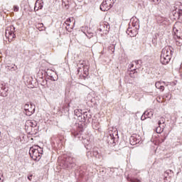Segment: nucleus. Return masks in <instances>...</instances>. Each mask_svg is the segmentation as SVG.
<instances>
[{
  "instance_id": "423d86ee",
  "label": "nucleus",
  "mask_w": 182,
  "mask_h": 182,
  "mask_svg": "<svg viewBox=\"0 0 182 182\" xmlns=\"http://www.w3.org/2000/svg\"><path fill=\"white\" fill-rule=\"evenodd\" d=\"M0 96H2L3 97H6V96H8V87L2 85H0Z\"/></svg>"
},
{
  "instance_id": "f257e3e1",
  "label": "nucleus",
  "mask_w": 182,
  "mask_h": 182,
  "mask_svg": "<svg viewBox=\"0 0 182 182\" xmlns=\"http://www.w3.org/2000/svg\"><path fill=\"white\" fill-rule=\"evenodd\" d=\"M29 154L33 160L35 161H39L42 154H43V149L39 146H38V149L31 148Z\"/></svg>"
},
{
  "instance_id": "aec40b11",
  "label": "nucleus",
  "mask_w": 182,
  "mask_h": 182,
  "mask_svg": "<svg viewBox=\"0 0 182 182\" xmlns=\"http://www.w3.org/2000/svg\"><path fill=\"white\" fill-rule=\"evenodd\" d=\"M75 116L80 117L82 116V109H75L74 111Z\"/></svg>"
},
{
  "instance_id": "b1692460",
  "label": "nucleus",
  "mask_w": 182,
  "mask_h": 182,
  "mask_svg": "<svg viewBox=\"0 0 182 182\" xmlns=\"http://www.w3.org/2000/svg\"><path fill=\"white\" fill-rule=\"evenodd\" d=\"M41 86H46V85H48V81L46 80L41 79Z\"/></svg>"
},
{
  "instance_id": "6ab92c4d",
  "label": "nucleus",
  "mask_w": 182,
  "mask_h": 182,
  "mask_svg": "<svg viewBox=\"0 0 182 182\" xmlns=\"http://www.w3.org/2000/svg\"><path fill=\"white\" fill-rule=\"evenodd\" d=\"M144 113L145 114L146 117H149V118L153 117V114H154L153 111H149H149H146Z\"/></svg>"
},
{
  "instance_id": "6e6552de",
  "label": "nucleus",
  "mask_w": 182,
  "mask_h": 182,
  "mask_svg": "<svg viewBox=\"0 0 182 182\" xmlns=\"http://www.w3.org/2000/svg\"><path fill=\"white\" fill-rule=\"evenodd\" d=\"M171 60V57L170 56H165L161 54V63H162V65H167L168 63V62H170V60Z\"/></svg>"
},
{
  "instance_id": "9b49d317",
  "label": "nucleus",
  "mask_w": 182,
  "mask_h": 182,
  "mask_svg": "<svg viewBox=\"0 0 182 182\" xmlns=\"http://www.w3.org/2000/svg\"><path fill=\"white\" fill-rule=\"evenodd\" d=\"M181 35L180 34H176V36H174V39L176 41V43L177 46H182V38Z\"/></svg>"
},
{
  "instance_id": "393cba45",
  "label": "nucleus",
  "mask_w": 182,
  "mask_h": 182,
  "mask_svg": "<svg viewBox=\"0 0 182 182\" xmlns=\"http://www.w3.org/2000/svg\"><path fill=\"white\" fill-rule=\"evenodd\" d=\"M155 86H156V89H160V87H161V82H156L155 83Z\"/></svg>"
},
{
  "instance_id": "cd10ccee",
  "label": "nucleus",
  "mask_w": 182,
  "mask_h": 182,
  "mask_svg": "<svg viewBox=\"0 0 182 182\" xmlns=\"http://www.w3.org/2000/svg\"><path fill=\"white\" fill-rule=\"evenodd\" d=\"M129 181H130V182H141L140 180H139V179H137V178H131V179L129 180Z\"/></svg>"
},
{
  "instance_id": "9d476101",
  "label": "nucleus",
  "mask_w": 182,
  "mask_h": 182,
  "mask_svg": "<svg viewBox=\"0 0 182 182\" xmlns=\"http://www.w3.org/2000/svg\"><path fill=\"white\" fill-rule=\"evenodd\" d=\"M38 126V123L35 120H27L26 122V127H36Z\"/></svg>"
},
{
  "instance_id": "473e14b6",
  "label": "nucleus",
  "mask_w": 182,
  "mask_h": 182,
  "mask_svg": "<svg viewBox=\"0 0 182 182\" xmlns=\"http://www.w3.org/2000/svg\"><path fill=\"white\" fill-rule=\"evenodd\" d=\"M159 89L161 92H164V85H161Z\"/></svg>"
},
{
  "instance_id": "a878e982",
  "label": "nucleus",
  "mask_w": 182,
  "mask_h": 182,
  "mask_svg": "<svg viewBox=\"0 0 182 182\" xmlns=\"http://www.w3.org/2000/svg\"><path fill=\"white\" fill-rule=\"evenodd\" d=\"M108 1V4L111 6H113V5L114 4V2H116V0H105Z\"/></svg>"
},
{
  "instance_id": "4c0bfd02",
  "label": "nucleus",
  "mask_w": 182,
  "mask_h": 182,
  "mask_svg": "<svg viewBox=\"0 0 182 182\" xmlns=\"http://www.w3.org/2000/svg\"><path fill=\"white\" fill-rule=\"evenodd\" d=\"M67 22H70V18H68Z\"/></svg>"
},
{
  "instance_id": "a211bd4d",
  "label": "nucleus",
  "mask_w": 182,
  "mask_h": 182,
  "mask_svg": "<svg viewBox=\"0 0 182 182\" xmlns=\"http://www.w3.org/2000/svg\"><path fill=\"white\" fill-rule=\"evenodd\" d=\"M156 133H158L159 134H160V133H163V132L164 130V125H162V126L159 125V127H156Z\"/></svg>"
},
{
  "instance_id": "39448f33",
  "label": "nucleus",
  "mask_w": 182,
  "mask_h": 182,
  "mask_svg": "<svg viewBox=\"0 0 182 182\" xmlns=\"http://www.w3.org/2000/svg\"><path fill=\"white\" fill-rule=\"evenodd\" d=\"M79 65L81 66V68H83V72L85 75H87L89 73V63H87L85 60L80 61ZM79 65H77V66H79Z\"/></svg>"
},
{
  "instance_id": "5701e85b",
  "label": "nucleus",
  "mask_w": 182,
  "mask_h": 182,
  "mask_svg": "<svg viewBox=\"0 0 182 182\" xmlns=\"http://www.w3.org/2000/svg\"><path fill=\"white\" fill-rule=\"evenodd\" d=\"M6 30H9L10 32H12L13 33H14V32H15V26H11Z\"/></svg>"
},
{
  "instance_id": "4468645a",
  "label": "nucleus",
  "mask_w": 182,
  "mask_h": 182,
  "mask_svg": "<svg viewBox=\"0 0 182 182\" xmlns=\"http://www.w3.org/2000/svg\"><path fill=\"white\" fill-rule=\"evenodd\" d=\"M92 154L94 156V157H95L96 159H102V154H100L99 152V151H97V149H94L93 151H92Z\"/></svg>"
},
{
  "instance_id": "dca6fc26",
  "label": "nucleus",
  "mask_w": 182,
  "mask_h": 182,
  "mask_svg": "<svg viewBox=\"0 0 182 182\" xmlns=\"http://www.w3.org/2000/svg\"><path fill=\"white\" fill-rule=\"evenodd\" d=\"M132 68H134V64H133V63L129 65V70L130 72L129 75L131 77H134V76H133V75H134V73H136V72H134V70H132Z\"/></svg>"
},
{
  "instance_id": "1a4fd4ad",
  "label": "nucleus",
  "mask_w": 182,
  "mask_h": 182,
  "mask_svg": "<svg viewBox=\"0 0 182 182\" xmlns=\"http://www.w3.org/2000/svg\"><path fill=\"white\" fill-rule=\"evenodd\" d=\"M42 8H43V1L37 0L35 4L34 11H39V9H42Z\"/></svg>"
},
{
  "instance_id": "c85d7f7f",
  "label": "nucleus",
  "mask_w": 182,
  "mask_h": 182,
  "mask_svg": "<svg viewBox=\"0 0 182 182\" xmlns=\"http://www.w3.org/2000/svg\"><path fill=\"white\" fill-rule=\"evenodd\" d=\"M152 2H154V4H155V5H159V4H160V2H161V0H152Z\"/></svg>"
},
{
  "instance_id": "4be33fe9",
  "label": "nucleus",
  "mask_w": 182,
  "mask_h": 182,
  "mask_svg": "<svg viewBox=\"0 0 182 182\" xmlns=\"http://www.w3.org/2000/svg\"><path fill=\"white\" fill-rule=\"evenodd\" d=\"M166 123V119L161 117L158 122L159 126H161V124H164Z\"/></svg>"
},
{
  "instance_id": "72a5a7b5",
  "label": "nucleus",
  "mask_w": 182,
  "mask_h": 182,
  "mask_svg": "<svg viewBox=\"0 0 182 182\" xmlns=\"http://www.w3.org/2000/svg\"><path fill=\"white\" fill-rule=\"evenodd\" d=\"M80 70H82V65L78 67L77 73H79L80 72Z\"/></svg>"
},
{
  "instance_id": "f704fd0d",
  "label": "nucleus",
  "mask_w": 182,
  "mask_h": 182,
  "mask_svg": "<svg viewBox=\"0 0 182 182\" xmlns=\"http://www.w3.org/2000/svg\"><path fill=\"white\" fill-rule=\"evenodd\" d=\"M0 182H4V179H2V173H0Z\"/></svg>"
},
{
  "instance_id": "412c9836",
  "label": "nucleus",
  "mask_w": 182,
  "mask_h": 182,
  "mask_svg": "<svg viewBox=\"0 0 182 182\" xmlns=\"http://www.w3.org/2000/svg\"><path fill=\"white\" fill-rule=\"evenodd\" d=\"M37 29H38V31H45V27L43 26V23H38L36 26Z\"/></svg>"
},
{
  "instance_id": "bb28decb",
  "label": "nucleus",
  "mask_w": 182,
  "mask_h": 182,
  "mask_svg": "<svg viewBox=\"0 0 182 182\" xmlns=\"http://www.w3.org/2000/svg\"><path fill=\"white\" fill-rule=\"evenodd\" d=\"M108 50H110L112 53H114V46H110L108 48Z\"/></svg>"
},
{
  "instance_id": "f8f14e48",
  "label": "nucleus",
  "mask_w": 182,
  "mask_h": 182,
  "mask_svg": "<svg viewBox=\"0 0 182 182\" xmlns=\"http://www.w3.org/2000/svg\"><path fill=\"white\" fill-rule=\"evenodd\" d=\"M16 36L14 33H12L9 30H6V38H8L9 39H14Z\"/></svg>"
},
{
  "instance_id": "2eb2a0df",
  "label": "nucleus",
  "mask_w": 182,
  "mask_h": 182,
  "mask_svg": "<svg viewBox=\"0 0 182 182\" xmlns=\"http://www.w3.org/2000/svg\"><path fill=\"white\" fill-rule=\"evenodd\" d=\"M136 66L135 68L134 69V70H136V69H140V68H141V63H143V61H141V60H137L134 61Z\"/></svg>"
},
{
  "instance_id": "f3484780",
  "label": "nucleus",
  "mask_w": 182,
  "mask_h": 182,
  "mask_svg": "<svg viewBox=\"0 0 182 182\" xmlns=\"http://www.w3.org/2000/svg\"><path fill=\"white\" fill-rule=\"evenodd\" d=\"M127 33L131 36V38H133L136 36V34L133 32V30H132V28H128L127 30Z\"/></svg>"
},
{
  "instance_id": "0eeeda50",
  "label": "nucleus",
  "mask_w": 182,
  "mask_h": 182,
  "mask_svg": "<svg viewBox=\"0 0 182 182\" xmlns=\"http://www.w3.org/2000/svg\"><path fill=\"white\" fill-rule=\"evenodd\" d=\"M83 133V128H79L77 131H72L71 134L73 137H77V139H80V136Z\"/></svg>"
},
{
  "instance_id": "20e7f679",
  "label": "nucleus",
  "mask_w": 182,
  "mask_h": 182,
  "mask_svg": "<svg viewBox=\"0 0 182 182\" xmlns=\"http://www.w3.org/2000/svg\"><path fill=\"white\" fill-rule=\"evenodd\" d=\"M112 5L109 4V2L106 0H104L102 3L101 4L100 9L102 12H106V11H109L112 8Z\"/></svg>"
},
{
  "instance_id": "2f4dec72",
  "label": "nucleus",
  "mask_w": 182,
  "mask_h": 182,
  "mask_svg": "<svg viewBox=\"0 0 182 182\" xmlns=\"http://www.w3.org/2000/svg\"><path fill=\"white\" fill-rule=\"evenodd\" d=\"M173 32L175 33V36H176V35H178V30L177 28H173Z\"/></svg>"
},
{
  "instance_id": "c756f323",
  "label": "nucleus",
  "mask_w": 182,
  "mask_h": 182,
  "mask_svg": "<svg viewBox=\"0 0 182 182\" xmlns=\"http://www.w3.org/2000/svg\"><path fill=\"white\" fill-rule=\"evenodd\" d=\"M146 119H147V117H146V115L144 112V114L141 117V120H146Z\"/></svg>"
},
{
  "instance_id": "ddd939ff",
  "label": "nucleus",
  "mask_w": 182,
  "mask_h": 182,
  "mask_svg": "<svg viewBox=\"0 0 182 182\" xmlns=\"http://www.w3.org/2000/svg\"><path fill=\"white\" fill-rule=\"evenodd\" d=\"M129 141H130V144H132V146H134V145L137 144V143H140V139H139L134 136H131Z\"/></svg>"
},
{
  "instance_id": "f03ea898",
  "label": "nucleus",
  "mask_w": 182,
  "mask_h": 182,
  "mask_svg": "<svg viewBox=\"0 0 182 182\" xmlns=\"http://www.w3.org/2000/svg\"><path fill=\"white\" fill-rule=\"evenodd\" d=\"M24 113L26 116H32L35 113V105L26 104L24 105Z\"/></svg>"
},
{
  "instance_id": "7c9ffc66",
  "label": "nucleus",
  "mask_w": 182,
  "mask_h": 182,
  "mask_svg": "<svg viewBox=\"0 0 182 182\" xmlns=\"http://www.w3.org/2000/svg\"><path fill=\"white\" fill-rule=\"evenodd\" d=\"M14 12H18V11H19V7L18 6H14Z\"/></svg>"
},
{
  "instance_id": "7ed1b4c3",
  "label": "nucleus",
  "mask_w": 182,
  "mask_h": 182,
  "mask_svg": "<svg viewBox=\"0 0 182 182\" xmlns=\"http://www.w3.org/2000/svg\"><path fill=\"white\" fill-rule=\"evenodd\" d=\"M161 55L166 57L169 56V58H171V55H173V47H165L163 48Z\"/></svg>"
},
{
  "instance_id": "e433bc0d",
  "label": "nucleus",
  "mask_w": 182,
  "mask_h": 182,
  "mask_svg": "<svg viewBox=\"0 0 182 182\" xmlns=\"http://www.w3.org/2000/svg\"><path fill=\"white\" fill-rule=\"evenodd\" d=\"M70 164H72V167H73V166H75V164H73V162H70Z\"/></svg>"
},
{
  "instance_id": "c9c22d12",
  "label": "nucleus",
  "mask_w": 182,
  "mask_h": 182,
  "mask_svg": "<svg viewBox=\"0 0 182 182\" xmlns=\"http://www.w3.org/2000/svg\"><path fill=\"white\" fill-rule=\"evenodd\" d=\"M27 178L31 181V180H32V175L28 176Z\"/></svg>"
}]
</instances>
